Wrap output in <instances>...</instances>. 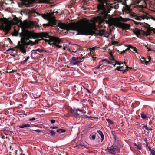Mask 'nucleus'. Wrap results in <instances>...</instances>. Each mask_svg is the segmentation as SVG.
Wrapping results in <instances>:
<instances>
[{
    "instance_id": "obj_51",
    "label": "nucleus",
    "mask_w": 155,
    "mask_h": 155,
    "mask_svg": "<svg viewBox=\"0 0 155 155\" xmlns=\"http://www.w3.org/2000/svg\"><path fill=\"white\" fill-rule=\"evenodd\" d=\"M155 153V150H154L152 149L150 151V153Z\"/></svg>"
},
{
    "instance_id": "obj_58",
    "label": "nucleus",
    "mask_w": 155,
    "mask_h": 155,
    "mask_svg": "<svg viewBox=\"0 0 155 155\" xmlns=\"http://www.w3.org/2000/svg\"><path fill=\"white\" fill-rule=\"evenodd\" d=\"M102 64H100L99 66H97L95 68H97V69H99V68H100V66H101Z\"/></svg>"
},
{
    "instance_id": "obj_9",
    "label": "nucleus",
    "mask_w": 155,
    "mask_h": 155,
    "mask_svg": "<svg viewBox=\"0 0 155 155\" xmlns=\"http://www.w3.org/2000/svg\"><path fill=\"white\" fill-rule=\"evenodd\" d=\"M133 32L138 37H139V35H146V32L143 30L142 29L140 30L137 28H135L133 30Z\"/></svg>"
},
{
    "instance_id": "obj_59",
    "label": "nucleus",
    "mask_w": 155,
    "mask_h": 155,
    "mask_svg": "<svg viewBox=\"0 0 155 155\" xmlns=\"http://www.w3.org/2000/svg\"><path fill=\"white\" fill-rule=\"evenodd\" d=\"M144 45L145 46V47H146L147 48H148V46L147 45H145V44H144Z\"/></svg>"
},
{
    "instance_id": "obj_27",
    "label": "nucleus",
    "mask_w": 155,
    "mask_h": 155,
    "mask_svg": "<svg viewBox=\"0 0 155 155\" xmlns=\"http://www.w3.org/2000/svg\"><path fill=\"white\" fill-rule=\"evenodd\" d=\"M38 51L39 52L41 53L42 52H43L44 51V50L41 49L40 48H38L37 49L33 50H32V51Z\"/></svg>"
},
{
    "instance_id": "obj_33",
    "label": "nucleus",
    "mask_w": 155,
    "mask_h": 155,
    "mask_svg": "<svg viewBox=\"0 0 155 155\" xmlns=\"http://www.w3.org/2000/svg\"><path fill=\"white\" fill-rule=\"evenodd\" d=\"M115 63H116V64H118L120 66H121L122 64H123V63L122 62H120L117 61H115Z\"/></svg>"
},
{
    "instance_id": "obj_54",
    "label": "nucleus",
    "mask_w": 155,
    "mask_h": 155,
    "mask_svg": "<svg viewBox=\"0 0 155 155\" xmlns=\"http://www.w3.org/2000/svg\"><path fill=\"white\" fill-rule=\"evenodd\" d=\"M37 51H32V52L33 51L34 52H32V53L33 54H37V52H36Z\"/></svg>"
},
{
    "instance_id": "obj_31",
    "label": "nucleus",
    "mask_w": 155,
    "mask_h": 155,
    "mask_svg": "<svg viewBox=\"0 0 155 155\" xmlns=\"http://www.w3.org/2000/svg\"><path fill=\"white\" fill-rule=\"evenodd\" d=\"M29 11L31 13H36V14H37V15H40V14L39 12H37L35 11H34V10H33V11H31L30 10H29Z\"/></svg>"
},
{
    "instance_id": "obj_7",
    "label": "nucleus",
    "mask_w": 155,
    "mask_h": 155,
    "mask_svg": "<svg viewBox=\"0 0 155 155\" xmlns=\"http://www.w3.org/2000/svg\"><path fill=\"white\" fill-rule=\"evenodd\" d=\"M70 113L73 114V116L76 119L80 118L83 114V110L77 109L75 110L72 108L70 110Z\"/></svg>"
},
{
    "instance_id": "obj_25",
    "label": "nucleus",
    "mask_w": 155,
    "mask_h": 155,
    "mask_svg": "<svg viewBox=\"0 0 155 155\" xmlns=\"http://www.w3.org/2000/svg\"><path fill=\"white\" fill-rule=\"evenodd\" d=\"M129 48H131L132 50L135 51L136 53H137V50L136 47H133L132 46H130L129 47Z\"/></svg>"
},
{
    "instance_id": "obj_8",
    "label": "nucleus",
    "mask_w": 155,
    "mask_h": 155,
    "mask_svg": "<svg viewBox=\"0 0 155 155\" xmlns=\"http://www.w3.org/2000/svg\"><path fill=\"white\" fill-rule=\"evenodd\" d=\"M71 63L74 65H79L82 62L81 60L82 58L80 57H72L71 58Z\"/></svg>"
},
{
    "instance_id": "obj_61",
    "label": "nucleus",
    "mask_w": 155,
    "mask_h": 155,
    "mask_svg": "<svg viewBox=\"0 0 155 155\" xmlns=\"http://www.w3.org/2000/svg\"><path fill=\"white\" fill-rule=\"evenodd\" d=\"M151 19L154 21H155V17H152Z\"/></svg>"
},
{
    "instance_id": "obj_36",
    "label": "nucleus",
    "mask_w": 155,
    "mask_h": 155,
    "mask_svg": "<svg viewBox=\"0 0 155 155\" xmlns=\"http://www.w3.org/2000/svg\"><path fill=\"white\" fill-rule=\"evenodd\" d=\"M55 134H56V133L55 132H54L53 130H51V131L50 134L51 136H54L55 135Z\"/></svg>"
},
{
    "instance_id": "obj_39",
    "label": "nucleus",
    "mask_w": 155,
    "mask_h": 155,
    "mask_svg": "<svg viewBox=\"0 0 155 155\" xmlns=\"http://www.w3.org/2000/svg\"><path fill=\"white\" fill-rule=\"evenodd\" d=\"M133 21H134V24H136L137 25H138L139 24H140V25H142L143 24V23H142L137 22H136V21H134V20H133Z\"/></svg>"
},
{
    "instance_id": "obj_12",
    "label": "nucleus",
    "mask_w": 155,
    "mask_h": 155,
    "mask_svg": "<svg viewBox=\"0 0 155 155\" xmlns=\"http://www.w3.org/2000/svg\"><path fill=\"white\" fill-rule=\"evenodd\" d=\"M143 26L145 28H147V31L148 33H149L151 31L150 27V26L149 24L144 23V25H143Z\"/></svg>"
},
{
    "instance_id": "obj_50",
    "label": "nucleus",
    "mask_w": 155,
    "mask_h": 155,
    "mask_svg": "<svg viewBox=\"0 0 155 155\" xmlns=\"http://www.w3.org/2000/svg\"><path fill=\"white\" fill-rule=\"evenodd\" d=\"M85 117L86 118H93V117H89L88 116L86 115L85 116Z\"/></svg>"
},
{
    "instance_id": "obj_15",
    "label": "nucleus",
    "mask_w": 155,
    "mask_h": 155,
    "mask_svg": "<svg viewBox=\"0 0 155 155\" xmlns=\"http://www.w3.org/2000/svg\"><path fill=\"white\" fill-rule=\"evenodd\" d=\"M105 61L106 63H107L108 64H112L113 63V62H112L108 60L107 59H101L100 61V63H101V62Z\"/></svg>"
},
{
    "instance_id": "obj_26",
    "label": "nucleus",
    "mask_w": 155,
    "mask_h": 155,
    "mask_svg": "<svg viewBox=\"0 0 155 155\" xmlns=\"http://www.w3.org/2000/svg\"><path fill=\"white\" fill-rule=\"evenodd\" d=\"M41 3H48L50 0H38Z\"/></svg>"
},
{
    "instance_id": "obj_6",
    "label": "nucleus",
    "mask_w": 155,
    "mask_h": 155,
    "mask_svg": "<svg viewBox=\"0 0 155 155\" xmlns=\"http://www.w3.org/2000/svg\"><path fill=\"white\" fill-rule=\"evenodd\" d=\"M108 4L104 2H100V3L98 5L97 8L98 11H100L99 13L102 15H104L106 13V8L105 6H107V5Z\"/></svg>"
},
{
    "instance_id": "obj_42",
    "label": "nucleus",
    "mask_w": 155,
    "mask_h": 155,
    "mask_svg": "<svg viewBox=\"0 0 155 155\" xmlns=\"http://www.w3.org/2000/svg\"><path fill=\"white\" fill-rule=\"evenodd\" d=\"M50 121L51 123H54L56 122V120L54 119L50 120Z\"/></svg>"
},
{
    "instance_id": "obj_22",
    "label": "nucleus",
    "mask_w": 155,
    "mask_h": 155,
    "mask_svg": "<svg viewBox=\"0 0 155 155\" xmlns=\"http://www.w3.org/2000/svg\"><path fill=\"white\" fill-rule=\"evenodd\" d=\"M66 130L65 129H59L57 130V132L59 133H62L66 132Z\"/></svg>"
},
{
    "instance_id": "obj_16",
    "label": "nucleus",
    "mask_w": 155,
    "mask_h": 155,
    "mask_svg": "<svg viewBox=\"0 0 155 155\" xmlns=\"http://www.w3.org/2000/svg\"><path fill=\"white\" fill-rule=\"evenodd\" d=\"M19 127L20 128H23L27 127H31V126L29 124H23L22 125H20Z\"/></svg>"
},
{
    "instance_id": "obj_41",
    "label": "nucleus",
    "mask_w": 155,
    "mask_h": 155,
    "mask_svg": "<svg viewBox=\"0 0 155 155\" xmlns=\"http://www.w3.org/2000/svg\"><path fill=\"white\" fill-rule=\"evenodd\" d=\"M19 49L21 50V51L23 53H25L26 51L25 50V47H24V50L22 49L21 48H19Z\"/></svg>"
},
{
    "instance_id": "obj_24",
    "label": "nucleus",
    "mask_w": 155,
    "mask_h": 155,
    "mask_svg": "<svg viewBox=\"0 0 155 155\" xmlns=\"http://www.w3.org/2000/svg\"><path fill=\"white\" fill-rule=\"evenodd\" d=\"M124 66H124H122L121 65L120 66L117 67L116 69L119 71H123V70L120 69L123 68Z\"/></svg>"
},
{
    "instance_id": "obj_49",
    "label": "nucleus",
    "mask_w": 155,
    "mask_h": 155,
    "mask_svg": "<svg viewBox=\"0 0 155 155\" xmlns=\"http://www.w3.org/2000/svg\"><path fill=\"white\" fill-rule=\"evenodd\" d=\"M95 136L94 135H93L92 136H91V138L93 139H95Z\"/></svg>"
},
{
    "instance_id": "obj_5",
    "label": "nucleus",
    "mask_w": 155,
    "mask_h": 155,
    "mask_svg": "<svg viewBox=\"0 0 155 155\" xmlns=\"http://www.w3.org/2000/svg\"><path fill=\"white\" fill-rule=\"evenodd\" d=\"M107 153L109 154H112L115 155L116 153H119L120 152V148L117 147V144L114 143L113 145L110 147H107Z\"/></svg>"
},
{
    "instance_id": "obj_60",
    "label": "nucleus",
    "mask_w": 155,
    "mask_h": 155,
    "mask_svg": "<svg viewBox=\"0 0 155 155\" xmlns=\"http://www.w3.org/2000/svg\"><path fill=\"white\" fill-rule=\"evenodd\" d=\"M29 56H28V57L26 58V59L27 61H28V60L29 59Z\"/></svg>"
},
{
    "instance_id": "obj_3",
    "label": "nucleus",
    "mask_w": 155,
    "mask_h": 155,
    "mask_svg": "<svg viewBox=\"0 0 155 155\" xmlns=\"http://www.w3.org/2000/svg\"><path fill=\"white\" fill-rule=\"evenodd\" d=\"M48 36L47 38L44 37H41V39L36 40L34 42L30 40V44H31V46L35 45L38 43L39 41L41 40H44L45 42H48V43L52 45L53 47H57L60 48L62 47L61 46L59 45V44L62 41L61 40L58 38L53 37L50 36L48 34Z\"/></svg>"
},
{
    "instance_id": "obj_29",
    "label": "nucleus",
    "mask_w": 155,
    "mask_h": 155,
    "mask_svg": "<svg viewBox=\"0 0 155 155\" xmlns=\"http://www.w3.org/2000/svg\"><path fill=\"white\" fill-rule=\"evenodd\" d=\"M106 120L110 124H111L114 123L113 121L111 120L110 119L107 118Z\"/></svg>"
},
{
    "instance_id": "obj_40",
    "label": "nucleus",
    "mask_w": 155,
    "mask_h": 155,
    "mask_svg": "<svg viewBox=\"0 0 155 155\" xmlns=\"http://www.w3.org/2000/svg\"><path fill=\"white\" fill-rule=\"evenodd\" d=\"M14 50H15V49L13 48H10L9 49H8L6 51L8 52L10 51H14Z\"/></svg>"
},
{
    "instance_id": "obj_35",
    "label": "nucleus",
    "mask_w": 155,
    "mask_h": 155,
    "mask_svg": "<svg viewBox=\"0 0 155 155\" xmlns=\"http://www.w3.org/2000/svg\"><path fill=\"white\" fill-rule=\"evenodd\" d=\"M41 16L45 19H46L47 18V15L45 14H41Z\"/></svg>"
},
{
    "instance_id": "obj_4",
    "label": "nucleus",
    "mask_w": 155,
    "mask_h": 155,
    "mask_svg": "<svg viewBox=\"0 0 155 155\" xmlns=\"http://www.w3.org/2000/svg\"><path fill=\"white\" fill-rule=\"evenodd\" d=\"M109 25L110 26L114 25L117 27L120 28L123 30L128 29L130 27V24L122 23L119 21H117L115 20L110 21Z\"/></svg>"
},
{
    "instance_id": "obj_52",
    "label": "nucleus",
    "mask_w": 155,
    "mask_h": 155,
    "mask_svg": "<svg viewBox=\"0 0 155 155\" xmlns=\"http://www.w3.org/2000/svg\"><path fill=\"white\" fill-rule=\"evenodd\" d=\"M126 51V50H124L121 53H120V54H122L123 53H125Z\"/></svg>"
},
{
    "instance_id": "obj_11",
    "label": "nucleus",
    "mask_w": 155,
    "mask_h": 155,
    "mask_svg": "<svg viewBox=\"0 0 155 155\" xmlns=\"http://www.w3.org/2000/svg\"><path fill=\"white\" fill-rule=\"evenodd\" d=\"M56 24H55V23H54L53 22H51L49 21V23L47 24H44L43 25V26L46 28L47 27L49 26H51V27H55L56 26Z\"/></svg>"
},
{
    "instance_id": "obj_63",
    "label": "nucleus",
    "mask_w": 155,
    "mask_h": 155,
    "mask_svg": "<svg viewBox=\"0 0 155 155\" xmlns=\"http://www.w3.org/2000/svg\"><path fill=\"white\" fill-rule=\"evenodd\" d=\"M136 19L137 20H140V18H139V17H137V18H136Z\"/></svg>"
},
{
    "instance_id": "obj_43",
    "label": "nucleus",
    "mask_w": 155,
    "mask_h": 155,
    "mask_svg": "<svg viewBox=\"0 0 155 155\" xmlns=\"http://www.w3.org/2000/svg\"><path fill=\"white\" fill-rule=\"evenodd\" d=\"M58 126H52V127H51V128H52V129H57V128H58Z\"/></svg>"
},
{
    "instance_id": "obj_34",
    "label": "nucleus",
    "mask_w": 155,
    "mask_h": 155,
    "mask_svg": "<svg viewBox=\"0 0 155 155\" xmlns=\"http://www.w3.org/2000/svg\"><path fill=\"white\" fill-rule=\"evenodd\" d=\"M83 87L84 89V90H85L84 91L85 92L86 91V92H88L89 94H91V92L90 91V90L88 89L85 87Z\"/></svg>"
},
{
    "instance_id": "obj_44",
    "label": "nucleus",
    "mask_w": 155,
    "mask_h": 155,
    "mask_svg": "<svg viewBox=\"0 0 155 155\" xmlns=\"http://www.w3.org/2000/svg\"><path fill=\"white\" fill-rule=\"evenodd\" d=\"M127 70H128L127 69H125L124 70H123V71H123V74H124L125 72H127Z\"/></svg>"
},
{
    "instance_id": "obj_46",
    "label": "nucleus",
    "mask_w": 155,
    "mask_h": 155,
    "mask_svg": "<svg viewBox=\"0 0 155 155\" xmlns=\"http://www.w3.org/2000/svg\"><path fill=\"white\" fill-rule=\"evenodd\" d=\"M144 141H145L146 143V147H148V143L147 142V139H144Z\"/></svg>"
},
{
    "instance_id": "obj_23",
    "label": "nucleus",
    "mask_w": 155,
    "mask_h": 155,
    "mask_svg": "<svg viewBox=\"0 0 155 155\" xmlns=\"http://www.w3.org/2000/svg\"><path fill=\"white\" fill-rule=\"evenodd\" d=\"M56 18L55 17H52L51 18L50 22H53L54 23H56L55 21L56 20L55 19Z\"/></svg>"
},
{
    "instance_id": "obj_62",
    "label": "nucleus",
    "mask_w": 155,
    "mask_h": 155,
    "mask_svg": "<svg viewBox=\"0 0 155 155\" xmlns=\"http://www.w3.org/2000/svg\"><path fill=\"white\" fill-rule=\"evenodd\" d=\"M92 48H94V50H95V49H96V48H97V47H93Z\"/></svg>"
},
{
    "instance_id": "obj_30",
    "label": "nucleus",
    "mask_w": 155,
    "mask_h": 155,
    "mask_svg": "<svg viewBox=\"0 0 155 155\" xmlns=\"http://www.w3.org/2000/svg\"><path fill=\"white\" fill-rule=\"evenodd\" d=\"M118 43V41H112V45H116L117 46H120V45L119 44L116 45V44H117Z\"/></svg>"
},
{
    "instance_id": "obj_32",
    "label": "nucleus",
    "mask_w": 155,
    "mask_h": 155,
    "mask_svg": "<svg viewBox=\"0 0 155 155\" xmlns=\"http://www.w3.org/2000/svg\"><path fill=\"white\" fill-rule=\"evenodd\" d=\"M135 145L137 147V148L139 150H141L142 149V146L140 145L137 144L136 143L135 144Z\"/></svg>"
},
{
    "instance_id": "obj_37",
    "label": "nucleus",
    "mask_w": 155,
    "mask_h": 155,
    "mask_svg": "<svg viewBox=\"0 0 155 155\" xmlns=\"http://www.w3.org/2000/svg\"><path fill=\"white\" fill-rule=\"evenodd\" d=\"M151 60V58L150 57L148 56L147 60V61L148 62V65L149 64V62Z\"/></svg>"
},
{
    "instance_id": "obj_17",
    "label": "nucleus",
    "mask_w": 155,
    "mask_h": 155,
    "mask_svg": "<svg viewBox=\"0 0 155 155\" xmlns=\"http://www.w3.org/2000/svg\"><path fill=\"white\" fill-rule=\"evenodd\" d=\"M97 132L100 135V136L102 138L101 141H102L104 138V136L102 132L100 130H98Z\"/></svg>"
},
{
    "instance_id": "obj_53",
    "label": "nucleus",
    "mask_w": 155,
    "mask_h": 155,
    "mask_svg": "<svg viewBox=\"0 0 155 155\" xmlns=\"http://www.w3.org/2000/svg\"><path fill=\"white\" fill-rule=\"evenodd\" d=\"M92 58H93V60H95L96 59V57H94V55L92 56Z\"/></svg>"
},
{
    "instance_id": "obj_18",
    "label": "nucleus",
    "mask_w": 155,
    "mask_h": 155,
    "mask_svg": "<svg viewBox=\"0 0 155 155\" xmlns=\"http://www.w3.org/2000/svg\"><path fill=\"white\" fill-rule=\"evenodd\" d=\"M141 117L143 119H145L146 118L149 117L147 116L144 112H143L141 114Z\"/></svg>"
},
{
    "instance_id": "obj_57",
    "label": "nucleus",
    "mask_w": 155,
    "mask_h": 155,
    "mask_svg": "<svg viewBox=\"0 0 155 155\" xmlns=\"http://www.w3.org/2000/svg\"><path fill=\"white\" fill-rule=\"evenodd\" d=\"M147 147H148V148L149 149V150L151 151L152 149H151V148L150 147V146H148Z\"/></svg>"
},
{
    "instance_id": "obj_28",
    "label": "nucleus",
    "mask_w": 155,
    "mask_h": 155,
    "mask_svg": "<svg viewBox=\"0 0 155 155\" xmlns=\"http://www.w3.org/2000/svg\"><path fill=\"white\" fill-rule=\"evenodd\" d=\"M94 48H90V51H91L90 53L92 55L94 54L95 52V50H94Z\"/></svg>"
},
{
    "instance_id": "obj_10",
    "label": "nucleus",
    "mask_w": 155,
    "mask_h": 155,
    "mask_svg": "<svg viewBox=\"0 0 155 155\" xmlns=\"http://www.w3.org/2000/svg\"><path fill=\"white\" fill-rule=\"evenodd\" d=\"M34 25V23L32 21H28L27 20H25L24 21V25L25 28H29L31 27Z\"/></svg>"
},
{
    "instance_id": "obj_64",
    "label": "nucleus",
    "mask_w": 155,
    "mask_h": 155,
    "mask_svg": "<svg viewBox=\"0 0 155 155\" xmlns=\"http://www.w3.org/2000/svg\"><path fill=\"white\" fill-rule=\"evenodd\" d=\"M151 153L152 154V155H155V153Z\"/></svg>"
},
{
    "instance_id": "obj_47",
    "label": "nucleus",
    "mask_w": 155,
    "mask_h": 155,
    "mask_svg": "<svg viewBox=\"0 0 155 155\" xmlns=\"http://www.w3.org/2000/svg\"><path fill=\"white\" fill-rule=\"evenodd\" d=\"M77 48L78 49H81L82 48V47L79 45H77Z\"/></svg>"
},
{
    "instance_id": "obj_45",
    "label": "nucleus",
    "mask_w": 155,
    "mask_h": 155,
    "mask_svg": "<svg viewBox=\"0 0 155 155\" xmlns=\"http://www.w3.org/2000/svg\"><path fill=\"white\" fill-rule=\"evenodd\" d=\"M147 49H148V51H155L151 49L149 47H148V48H147Z\"/></svg>"
},
{
    "instance_id": "obj_38",
    "label": "nucleus",
    "mask_w": 155,
    "mask_h": 155,
    "mask_svg": "<svg viewBox=\"0 0 155 155\" xmlns=\"http://www.w3.org/2000/svg\"><path fill=\"white\" fill-rule=\"evenodd\" d=\"M151 60V58L150 57L148 56L147 60V61L148 62V65L149 64V62Z\"/></svg>"
},
{
    "instance_id": "obj_2",
    "label": "nucleus",
    "mask_w": 155,
    "mask_h": 155,
    "mask_svg": "<svg viewBox=\"0 0 155 155\" xmlns=\"http://www.w3.org/2000/svg\"><path fill=\"white\" fill-rule=\"evenodd\" d=\"M48 36V34L47 32L36 33L35 32L33 31H30L24 29L23 30L22 32L20 34V36L21 37V41L18 42V48L24 50V47L30 45L29 41L27 42L25 40L26 39L28 40L29 38L36 39L42 37L47 38Z\"/></svg>"
},
{
    "instance_id": "obj_14",
    "label": "nucleus",
    "mask_w": 155,
    "mask_h": 155,
    "mask_svg": "<svg viewBox=\"0 0 155 155\" xmlns=\"http://www.w3.org/2000/svg\"><path fill=\"white\" fill-rule=\"evenodd\" d=\"M11 29V28L9 26H6L3 28V31L7 33H8L9 30Z\"/></svg>"
},
{
    "instance_id": "obj_13",
    "label": "nucleus",
    "mask_w": 155,
    "mask_h": 155,
    "mask_svg": "<svg viewBox=\"0 0 155 155\" xmlns=\"http://www.w3.org/2000/svg\"><path fill=\"white\" fill-rule=\"evenodd\" d=\"M140 61L142 64H145L146 65H148V62L147 61V60L145 58L142 57L140 59Z\"/></svg>"
},
{
    "instance_id": "obj_55",
    "label": "nucleus",
    "mask_w": 155,
    "mask_h": 155,
    "mask_svg": "<svg viewBox=\"0 0 155 155\" xmlns=\"http://www.w3.org/2000/svg\"><path fill=\"white\" fill-rule=\"evenodd\" d=\"M126 67L125 68H127V69H131L132 68H131L130 67H129L128 66H127L126 65Z\"/></svg>"
},
{
    "instance_id": "obj_56",
    "label": "nucleus",
    "mask_w": 155,
    "mask_h": 155,
    "mask_svg": "<svg viewBox=\"0 0 155 155\" xmlns=\"http://www.w3.org/2000/svg\"><path fill=\"white\" fill-rule=\"evenodd\" d=\"M27 61L26 59H25V60H24V61H23L22 63H23V64H25V63L26 62H27Z\"/></svg>"
},
{
    "instance_id": "obj_21",
    "label": "nucleus",
    "mask_w": 155,
    "mask_h": 155,
    "mask_svg": "<svg viewBox=\"0 0 155 155\" xmlns=\"http://www.w3.org/2000/svg\"><path fill=\"white\" fill-rule=\"evenodd\" d=\"M143 127L144 128L147 130L148 131H152L153 129L150 127H147V126L144 125L143 126Z\"/></svg>"
},
{
    "instance_id": "obj_20",
    "label": "nucleus",
    "mask_w": 155,
    "mask_h": 155,
    "mask_svg": "<svg viewBox=\"0 0 155 155\" xmlns=\"http://www.w3.org/2000/svg\"><path fill=\"white\" fill-rule=\"evenodd\" d=\"M111 134H112V135L113 136V138L115 140V141L116 140H117V136L115 134V133L114 131H112Z\"/></svg>"
},
{
    "instance_id": "obj_48",
    "label": "nucleus",
    "mask_w": 155,
    "mask_h": 155,
    "mask_svg": "<svg viewBox=\"0 0 155 155\" xmlns=\"http://www.w3.org/2000/svg\"><path fill=\"white\" fill-rule=\"evenodd\" d=\"M35 118L34 117H33L31 119H29V121H34L35 120Z\"/></svg>"
},
{
    "instance_id": "obj_1",
    "label": "nucleus",
    "mask_w": 155,
    "mask_h": 155,
    "mask_svg": "<svg viewBox=\"0 0 155 155\" xmlns=\"http://www.w3.org/2000/svg\"><path fill=\"white\" fill-rule=\"evenodd\" d=\"M57 26L61 29L69 30L76 31H78V35H86L96 34L102 36L105 34L104 29L98 30L95 25L88 26L85 23L80 24L70 22L68 24L62 22L58 23Z\"/></svg>"
},
{
    "instance_id": "obj_19",
    "label": "nucleus",
    "mask_w": 155,
    "mask_h": 155,
    "mask_svg": "<svg viewBox=\"0 0 155 155\" xmlns=\"http://www.w3.org/2000/svg\"><path fill=\"white\" fill-rule=\"evenodd\" d=\"M110 61L112 62H112L113 61H115H115H116L115 59H114V57L113 56L112 53H111L110 54Z\"/></svg>"
}]
</instances>
